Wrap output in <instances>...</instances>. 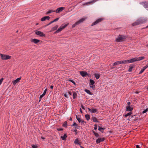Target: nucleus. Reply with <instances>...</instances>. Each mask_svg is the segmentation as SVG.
I'll list each match as a JSON object with an SVG mask.
<instances>
[{
	"mask_svg": "<svg viewBox=\"0 0 148 148\" xmlns=\"http://www.w3.org/2000/svg\"><path fill=\"white\" fill-rule=\"evenodd\" d=\"M147 18H142L137 20L136 21L132 24V26H134L140 24L145 23L147 21Z\"/></svg>",
	"mask_w": 148,
	"mask_h": 148,
	"instance_id": "1",
	"label": "nucleus"
},
{
	"mask_svg": "<svg viewBox=\"0 0 148 148\" xmlns=\"http://www.w3.org/2000/svg\"><path fill=\"white\" fill-rule=\"evenodd\" d=\"M126 38V37L124 35H119L115 40L116 42H119L124 41Z\"/></svg>",
	"mask_w": 148,
	"mask_h": 148,
	"instance_id": "2",
	"label": "nucleus"
},
{
	"mask_svg": "<svg viewBox=\"0 0 148 148\" xmlns=\"http://www.w3.org/2000/svg\"><path fill=\"white\" fill-rule=\"evenodd\" d=\"M0 56L2 60H7L10 59L11 58V56L5 54L0 53Z\"/></svg>",
	"mask_w": 148,
	"mask_h": 148,
	"instance_id": "3",
	"label": "nucleus"
},
{
	"mask_svg": "<svg viewBox=\"0 0 148 148\" xmlns=\"http://www.w3.org/2000/svg\"><path fill=\"white\" fill-rule=\"evenodd\" d=\"M145 57L143 56L140 57L138 58H132L133 62L136 61H138L144 59Z\"/></svg>",
	"mask_w": 148,
	"mask_h": 148,
	"instance_id": "4",
	"label": "nucleus"
},
{
	"mask_svg": "<svg viewBox=\"0 0 148 148\" xmlns=\"http://www.w3.org/2000/svg\"><path fill=\"white\" fill-rule=\"evenodd\" d=\"M121 64H129L130 63H131L133 62L132 58L129 60H121Z\"/></svg>",
	"mask_w": 148,
	"mask_h": 148,
	"instance_id": "5",
	"label": "nucleus"
},
{
	"mask_svg": "<svg viewBox=\"0 0 148 148\" xmlns=\"http://www.w3.org/2000/svg\"><path fill=\"white\" fill-rule=\"evenodd\" d=\"M103 18H101L97 19L95 22H94L91 25L92 26L96 25L97 23L101 22L103 20Z\"/></svg>",
	"mask_w": 148,
	"mask_h": 148,
	"instance_id": "6",
	"label": "nucleus"
},
{
	"mask_svg": "<svg viewBox=\"0 0 148 148\" xmlns=\"http://www.w3.org/2000/svg\"><path fill=\"white\" fill-rule=\"evenodd\" d=\"M35 33L36 35H38L40 37H45V34L40 31H36Z\"/></svg>",
	"mask_w": 148,
	"mask_h": 148,
	"instance_id": "7",
	"label": "nucleus"
},
{
	"mask_svg": "<svg viewBox=\"0 0 148 148\" xmlns=\"http://www.w3.org/2000/svg\"><path fill=\"white\" fill-rule=\"evenodd\" d=\"M80 74L83 77H84L87 75L89 76V74L86 72L84 71H80Z\"/></svg>",
	"mask_w": 148,
	"mask_h": 148,
	"instance_id": "8",
	"label": "nucleus"
},
{
	"mask_svg": "<svg viewBox=\"0 0 148 148\" xmlns=\"http://www.w3.org/2000/svg\"><path fill=\"white\" fill-rule=\"evenodd\" d=\"M21 79V77H19L17 78L16 80H13L12 82L14 85H15L17 83L19 82L20 80Z\"/></svg>",
	"mask_w": 148,
	"mask_h": 148,
	"instance_id": "9",
	"label": "nucleus"
},
{
	"mask_svg": "<svg viewBox=\"0 0 148 148\" xmlns=\"http://www.w3.org/2000/svg\"><path fill=\"white\" fill-rule=\"evenodd\" d=\"M30 41L31 42H33L35 44H36L40 42V40L36 38H31Z\"/></svg>",
	"mask_w": 148,
	"mask_h": 148,
	"instance_id": "10",
	"label": "nucleus"
},
{
	"mask_svg": "<svg viewBox=\"0 0 148 148\" xmlns=\"http://www.w3.org/2000/svg\"><path fill=\"white\" fill-rule=\"evenodd\" d=\"M65 9V8L64 7H61L58 8L55 11L57 13H59L61 12Z\"/></svg>",
	"mask_w": 148,
	"mask_h": 148,
	"instance_id": "11",
	"label": "nucleus"
},
{
	"mask_svg": "<svg viewBox=\"0 0 148 148\" xmlns=\"http://www.w3.org/2000/svg\"><path fill=\"white\" fill-rule=\"evenodd\" d=\"M147 67H148V63H147L145 66H144L143 68L140 71L139 73V74H140L142 73L145 71V70Z\"/></svg>",
	"mask_w": 148,
	"mask_h": 148,
	"instance_id": "12",
	"label": "nucleus"
},
{
	"mask_svg": "<svg viewBox=\"0 0 148 148\" xmlns=\"http://www.w3.org/2000/svg\"><path fill=\"white\" fill-rule=\"evenodd\" d=\"M104 140V138L103 137L99 138L96 140V143L97 144L103 141Z\"/></svg>",
	"mask_w": 148,
	"mask_h": 148,
	"instance_id": "13",
	"label": "nucleus"
},
{
	"mask_svg": "<svg viewBox=\"0 0 148 148\" xmlns=\"http://www.w3.org/2000/svg\"><path fill=\"white\" fill-rule=\"evenodd\" d=\"M50 18V17L49 16H45L42 18L41 19V21H45L46 20H49Z\"/></svg>",
	"mask_w": 148,
	"mask_h": 148,
	"instance_id": "14",
	"label": "nucleus"
},
{
	"mask_svg": "<svg viewBox=\"0 0 148 148\" xmlns=\"http://www.w3.org/2000/svg\"><path fill=\"white\" fill-rule=\"evenodd\" d=\"M126 110L128 111H131L133 109V107H131L130 106H127L126 107Z\"/></svg>",
	"mask_w": 148,
	"mask_h": 148,
	"instance_id": "15",
	"label": "nucleus"
},
{
	"mask_svg": "<svg viewBox=\"0 0 148 148\" xmlns=\"http://www.w3.org/2000/svg\"><path fill=\"white\" fill-rule=\"evenodd\" d=\"M88 110L89 111L93 113H95L97 111V109L96 108L90 109V108H88Z\"/></svg>",
	"mask_w": 148,
	"mask_h": 148,
	"instance_id": "16",
	"label": "nucleus"
},
{
	"mask_svg": "<svg viewBox=\"0 0 148 148\" xmlns=\"http://www.w3.org/2000/svg\"><path fill=\"white\" fill-rule=\"evenodd\" d=\"M86 18H83L79 20H78V21H77V22L78 24L79 25L80 23H81L83 22L86 19Z\"/></svg>",
	"mask_w": 148,
	"mask_h": 148,
	"instance_id": "17",
	"label": "nucleus"
},
{
	"mask_svg": "<svg viewBox=\"0 0 148 148\" xmlns=\"http://www.w3.org/2000/svg\"><path fill=\"white\" fill-rule=\"evenodd\" d=\"M86 18H83L79 20H78V21H77V22L78 24L79 25L80 23H81L83 22L86 19Z\"/></svg>",
	"mask_w": 148,
	"mask_h": 148,
	"instance_id": "18",
	"label": "nucleus"
},
{
	"mask_svg": "<svg viewBox=\"0 0 148 148\" xmlns=\"http://www.w3.org/2000/svg\"><path fill=\"white\" fill-rule=\"evenodd\" d=\"M143 6L145 8H148V2H144L141 3Z\"/></svg>",
	"mask_w": 148,
	"mask_h": 148,
	"instance_id": "19",
	"label": "nucleus"
},
{
	"mask_svg": "<svg viewBox=\"0 0 148 148\" xmlns=\"http://www.w3.org/2000/svg\"><path fill=\"white\" fill-rule=\"evenodd\" d=\"M97 1V0H93L92 1L90 2H87L85 3H84L82 5H88V4L91 3H94L95 2Z\"/></svg>",
	"mask_w": 148,
	"mask_h": 148,
	"instance_id": "20",
	"label": "nucleus"
},
{
	"mask_svg": "<svg viewBox=\"0 0 148 148\" xmlns=\"http://www.w3.org/2000/svg\"><path fill=\"white\" fill-rule=\"evenodd\" d=\"M63 29H62V27L61 26H60V27L55 32V33H58L60 32H61L62 30Z\"/></svg>",
	"mask_w": 148,
	"mask_h": 148,
	"instance_id": "21",
	"label": "nucleus"
},
{
	"mask_svg": "<svg viewBox=\"0 0 148 148\" xmlns=\"http://www.w3.org/2000/svg\"><path fill=\"white\" fill-rule=\"evenodd\" d=\"M74 143L76 145H80V142L79 141V140L77 138H76L75 139L74 141Z\"/></svg>",
	"mask_w": 148,
	"mask_h": 148,
	"instance_id": "22",
	"label": "nucleus"
},
{
	"mask_svg": "<svg viewBox=\"0 0 148 148\" xmlns=\"http://www.w3.org/2000/svg\"><path fill=\"white\" fill-rule=\"evenodd\" d=\"M76 118L78 120V121L79 123H84V121L82 119H81L80 118H79L78 117H77V116H76Z\"/></svg>",
	"mask_w": 148,
	"mask_h": 148,
	"instance_id": "23",
	"label": "nucleus"
},
{
	"mask_svg": "<svg viewBox=\"0 0 148 148\" xmlns=\"http://www.w3.org/2000/svg\"><path fill=\"white\" fill-rule=\"evenodd\" d=\"M121 64V61H116L115 62H114L113 64V66H115L116 65H118V64Z\"/></svg>",
	"mask_w": 148,
	"mask_h": 148,
	"instance_id": "24",
	"label": "nucleus"
},
{
	"mask_svg": "<svg viewBox=\"0 0 148 148\" xmlns=\"http://www.w3.org/2000/svg\"><path fill=\"white\" fill-rule=\"evenodd\" d=\"M67 137V136L66 134H64L63 136H61V138L63 140H65Z\"/></svg>",
	"mask_w": 148,
	"mask_h": 148,
	"instance_id": "25",
	"label": "nucleus"
},
{
	"mask_svg": "<svg viewBox=\"0 0 148 148\" xmlns=\"http://www.w3.org/2000/svg\"><path fill=\"white\" fill-rule=\"evenodd\" d=\"M47 91V89L46 88L44 90L43 93L40 96V98H42L45 95Z\"/></svg>",
	"mask_w": 148,
	"mask_h": 148,
	"instance_id": "26",
	"label": "nucleus"
},
{
	"mask_svg": "<svg viewBox=\"0 0 148 148\" xmlns=\"http://www.w3.org/2000/svg\"><path fill=\"white\" fill-rule=\"evenodd\" d=\"M84 91L86 92L88 94L90 95H93V93L92 92H91L90 91L87 89H85L84 90Z\"/></svg>",
	"mask_w": 148,
	"mask_h": 148,
	"instance_id": "27",
	"label": "nucleus"
},
{
	"mask_svg": "<svg viewBox=\"0 0 148 148\" xmlns=\"http://www.w3.org/2000/svg\"><path fill=\"white\" fill-rule=\"evenodd\" d=\"M69 23H67L66 24L64 23V24H62L61 26H62V29H64L66 27V26L69 25Z\"/></svg>",
	"mask_w": 148,
	"mask_h": 148,
	"instance_id": "28",
	"label": "nucleus"
},
{
	"mask_svg": "<svg viewBox=\"0 0 148 148\" xmlns=\"http://www.w3.org/2000/svg\"><path fill=\"white\" fill-rule=\"evenodd\" d=\"M89 86L90 88H92L93 90H95V86L94 84H89Z\"/></svg>",
	"mask_w": 148,
	"mask_h": 148,
	"instance_id": "29",
	"label": "nucleus"
},
{
	"mask_svg": "<svg viewBox=\"0 0 148 148\" xmlns=\"http://www.w3.org/2000/svg\"><path fill=\"white\" fill-rule=\"evenodd\" d=\"M92 119L93 120V121L94 122H99L97 119L95 117H92Z\"/></svg>",
	"mask_w": 148,
	"mask_h": 148,
	"instance_id": "30",
	"label": "nucleus"
},
{
	"mask_svg": "<svg viewBox=\"0 0 148 148\" xmlns=\"http://www.w3.org/2000/svg\"><path fill=\"white\" fill-rule=\"evenodd\" d=\"M94 76L95 77L96 79H99L100 77V75H99V74H96V73L95 74H94Z\"/></svg>",
	"mask_w": 148,
	"mask_h": 148,
	"instance_id": "31",
	"label": "nucleus"
},
{
	"mask_svg": "<svg viewBox=\"0 0 148 148\" xmlns=\"http://www.w3.org/2000/svg\"><path fill=\"white\" fill-rule=\"evenodd\" d=\"M133 67H134V66L133 65H130V67H129V69H128V71L129 72H131V71H132V69L133 68Z\"/></svg>",
	"mask_w": 148,
	"mask_h": 148,
	"instance_id": "32",
	"label": "nucleus"
},
{
	"mask_svg": "<svg viewBox=\"0 0 148 148\" xmlns=\"http://www.w3.org/2000/svg\"><path fill=\"white\" fill-rule=\"evenodd\" d=\"M85 117L86 119L88 121L90 119V116L89 115L87 114L85 115Z\"/></svg>",
	"mask_w": 148,
	"mask_h": 148,
	"instance_id": "33",
	"label": "nucleus"
},
{
	"mask_svg": "<svg viewBox=\"0 0 148 148\" xmlns=\"http://www.w3.org/2000/svg\"><path fill=\"white\" fill-rule=\"evenodd\" d=\"M90 82V84H91V85L94 84L95 83V82L92 79H90L89 80Z\"/></svg>",
	"mask_w": 148,
	"mask_h": 148,
	"instance_id": "34",
	"label": "nucleus"
},
{
	"mask_svg": "<svg viewBox=\"0 0 148 148\" xmlns=\"http://www.w3.org/2000/svg\"><path fill=\"white\" fill-rule=\"evenodd\" d=\"M104 129H105L99 126V127L98 130L102 132H103V131L104 130Z\"/></svg>",
	"mask_w": 148,
	"mask_h": 148,
	"instance_id": "35",
	"label": "nucleus"
},
{
	"mask_svg": "<svg viewBox=\"0 0 148 148\" xmlns=\"http://www.w3.org/2000/svg\"><path fill=\"white\" fill-rule=\"evenodd\" d=\"M55 12V10H49L48 11V12H47V14H48L54 12Z\"/></svg>",
	"mask_w": 148,
	"mask_h": 148,
	"instance_id": "36",
	"label": "nucleus"
},
{
	"mask_svg": "<svg viewBox=\"0 0 148 148\" xmlns=\"http://www.w3.org/2000/svg\"><path fill=\"white\" fill-rule=\"evenodd\" d=\"M58 26V25H56L55 26L53 27L51 29L52 31H53L57 29Z\"/></svg>",
	"mask_w": 148,
	"mask_h": 148,
	"instance_id": "37",
	"label": "nucleus"
},
{
	"mask_svg": "<svg viewBox=\"0 0 148 148\" xmlns=\"http://www.w3.org/2000/svg\"><path fill=\"white\" fill-rule=\"evenodd\" d=\"M73 98L75 99L77 97V94L75 92H73Z\"/></svg>",
	"mask_w": 148,
	"mask_h": 148,
	"instance_id": "38",
	"label": "nucleus"
},
{
	"mask_svg": "<svg viewBox=\"0 0 148 148\" xmlns=\"http://www.w3.org/2000/svg\"><path fill=\"white\" fill-rule=\"evenodd\" d=\"M67 125V122H64L63 124V126L65 127H66Z\"/></svg>",
	"mask_w": 148,
	"mask_h": 148,
	"instance_id": "39",
	"label": "nucleus"
},
{
	"mask_svg": "<svg viewBox=\"0 0 148 148\" xmlns=\"http://www.w3.org/2000/svg\"><path fill=\"white\" fill-rule=\"evenodd\" d=\"M93 132L94 133V134L95 135L96 137H98L99 136V134L95 132L94 131H93Z\"/></svg>",
	"mask_w": 148,
	"mask_h": 148,
	"instance_id": "40",
	"label": "nucleus"
},
{
	"mask_svg": "<svg viewBox=\"0 0 148 148\" xmlns=\"http://www.w3.org/2000/svg\"><path fill=\"white\" fill-rule=\"evenodd\" d=\"M78 24L77 23V22H76L75 23H74V24H73L72 25V28H73V27H75L77 25H78Z\"/></svg>",
	"mask_w": 148,
	"mask_h": 148,
	"instance_id": "41",
	"label": "nucleus"
},
{
	"mask_svg": "<svg viewBox=\"0 0 148 148\" xmlns=\"http://www.w3.org/2000/svg\"><path fill=\"white\" fill-rule=\"evenodd\" d=\"M132 112H130L126 114H125V117H127V116H128L130 115L131 114H132Z\"/></svg>",
	"mask_w": 148,
	"mask_h": 148,
	"instance_id": "42",
	"label": "nucleus"
},
{
	"mask_svg": "<svg viewBox=\"0 0 148 148\" xmlns=\"http://www.w3.org/2000/svg\"><path fill=\"white\" fill-rule=\"evenodd\" d=\"M147 111H148V108H146L145 110L143 111L142 112V113L143 114Z\"/></svg>",
	"mask_w": 148,
	"mask_h": 148,
	"instance_id": "43",
	"label": "nucleus"
},
{
	"mask_svg": "<svg viewBox=\"0 0 148 148\" xmlns=\"http://www.w3.org/2000/svg\"><path fill=\"white\" fill-rule=\"evenodd\" d=\"M71 126H74L76 127L77 126V125L76 123H74L73 125H71Z\"/></svg>",
	"mask_w": 148,
	"mask_h": 148,
	"instance_id": "44",
	"label": "nucleus"
},
{
	"mask_svg": "<svg viewBox=\"0 0 148 148\" xmlns=\"http://www.w3.org/2000/svg\"><path fill=\"white\" fill-rule=\"evenodd\" d=\"M69 81L72 83L74 85H75V82L72 80L70 79L69 80Z\"/></svg>",
	"mask_w": 148,
	"mask_h": 148,
	"instance_id": "45",
	"label": "nucleus"
},
{
	"mask_svg": "<svg viewBox=\"0 0 148 148\" xmlns=\"http://www.w3.org/2000/svg\"><path fill=\"white\" fill-rule=\"evenodd\" d=\"M97 124H95L94 125V129L95 130H96L97 129Z\"/></svg>",
	"mask_w": 148,
	"mask_h": 148,
	"instance_id": "46",
	"label": "nucleus"
},
{
	"mask_svg": "<svg viewBox=\"0 0 148 148\" xmlns=\"http://www.w3.org/2000/svg\"><path fill=\"white\" fill-rule=\"evenodd\" d=\"M32 147L33 148H37L38 146L36 145H32Z\"/></svg>",
	"mask_w": 148,
	"mask_h": 148,
	"instance_id": "47",
	"label": "nucleus"
},
{
	"mask_svg": "<svg viewBox=\"0 0 148 148\" xmlns=\"http://www.w3.org/2000/svg\"><path fill=\"white\" fill-rule=\"evenodd\" d=\"M3 80V78H2L0 79V85L1 84H2Z\"/></svg>",
	"mask_w": 148,
	"mask_h": 148,
	"instance_id": "48",
	"label": "nucleus"
},
{
	"mask_svg": "<svg viewBox=\"0 0 148 148\" xmlns=\"http://www.w3.org/2000/svg\"><path fill=\"white\" fill-rule=\"evenodd\" d=\"M59 19V18H56V19H55L54 20H53V22H56L57 21H58Z\"/></svg>",
	"mask_w": 148,
	"mask_h": 148,
	"instance_id": "49",
	"label": "nucleus"
},
{
	"mask_svg": "<svg viewBox=\"0 0 148 148\" xmlns=\"http://www.w3.org/2000/svg\"><path fill=\"white\" fill-rule=\"evenodd\" d=\"M57 130L58 131H62L63 129L62 128H57Z\"/></svg>",
	"mask_w": 148,
	"mask_h": 148,
	"instance_id": "50",
	"label": "nucleus"
},
{
	"mask_svg": "<svg viewBox=\"0 0 148 148\" xmlns=\"http://www.w3.org/2000/svg\"><path fill=\"white\" fill-rule=\"evenodd\" d=\"M64 97H66V98H68V97H67V95L65 93L64 94Z\"/></svg>",
	"mask_w": 148,
	"mask_h": 148,
	"instance_id": "51",
	"label": "nucleus"
},
{
	"mask_svg": "<svg viewBox=\"0 0 148 148\" xmlns=\"http://www.w3.org/2000/svg\"><path fill=\"white\" fill-rule=\"evenodd\" d=\"M68 93H69V94L70 95H72V93H71V92H69Z\"/></svg>",
	"mask_w": 148,
	"mask_h": 148,
	"instance_id": "52",
	"label": "nucleus"
},
{
	"mask_svg": "<svg viewBox=\"0 0 148 148\" xmlns=\"http://www.w3.org/2000/svg\"><path fill=\"white\" fill-rule=\"evenodd\" d=\"M136 148H140L138 145H136Z\"/></svg>",
	"mask_w": 148,
	"mask_h": 148,
	"instance_id": "53",
	"label": "nucleus"
},
{
	"mask_svg": "<svg viewBox=\"0 0 148 148\" xmlns=\"http://www.w3.org/2000/svg\"><path fill=\"white\" fill-rule=\"evenodd\" d=\"M41 138L42 139H43V140L45 139V138L44 137H43V136L41 137Z\"/></svg>",
	"mask_w": 148,
	"mask_h": 148,
	"instance_id": "54",
	"label": "nucleus"
},
{
	"mask_svg": "<svg viewBox=\"0 0 148 148\" xmlns=\"http://www.w3.org/2000/svg\"><path fill=\"white\" fill-rule=\"evenodd\" d=\"M127 104L128 105H129L130 104V102H128L127 103Z\"/></svg>",
	"mask_w": 148,
	"mask_h": 148,
	"instance_id": "55",
	"label": "nucleus"
},
{
	"mask_svg": "<svg viewBox=\"0 0 148 148\" xmlns=\"http://www.w3.org/2000/svg\"><path fill=\"white\" fill-rule=\"evenodd\" d=\"M50 88L51 89H52L53 88V86H50Z\"/></svg>",
	"mask_w": 148,
	"mask_h": 148,
	"instance_id": "56",
	"label": "nucleus"
},
{
	"mask_svg": "<svg viewBox=\"0 0 148 148\" xmlns=\"http://www.w3.org/2000/svg\"><path fill=\"white\" fill-rule=\"evenodd\" d=\"M53 22H53V21H52L51 22L49 23V24H51V23H53Z\"/></svg>",
	"mask_w": 148,
	"mask_h": 148,
	"instance_id": "57",
	"label": "nucleus"
},
{
	"mask_svg": "<svg viewBox=\"0 0 148 148\" xmlns=\"http://www.w3.org/2000/svg\"><path fill=\"white\" fill-rule=\"evenodd\" d=\"M42 98H40H40H39V102L41 100V99Z\"/></svg>",
	"mask_w": 148,
	"mask_h": 148,
	"instance_id": "58",
	"label": "nucleus"
},
{
	"mask_svg": "<svg viewBox=\"0 0 148 148\" xmlns=\"http://www.w3.org/2000/svg\"><path fill=\"white\" fill-rule=\"evenodd\" d=\"M80 112L82 113V110H81V109L80 108Z\"/></svg>",
	"mask_w": 148,
	"mask_h": 148,
	"instance_id": "59",
	"label": "nucleus"
},
{
	"mask_svg": "<svg viewBox=\"0 0 148 148\" xmlns=\"http://www.w3.org/2000/svg\"><path fill=\"white\" fill-rule=\"evenodd\" d=\"M82 108L83 109H84V107H83L82 106Z\"/></svg>",
	"mask_w": 148,
	"mask_h": 148,
	"instance_id": "60",
	"label": "nucleus"
},
{
	"mask_svg": "<svg viewBox=\"0 0 148 148\" xmlns=\"http://www.w3.org/2000/svg\"><path fill=\"white\" fill-rule=\"evenodd\" d=\"M80 147L81 148H84V147H83L82 146H80Z\"/></svg>",
	"mask_w": 148,
	"mask_h": 148,
	"instance_id": "61",
	"label": "nucleus"
},
{
	"mask_svg": "<svg viewBox=\"0 0 148 148\" xmlns=\"http://www.w3.org/2000/svg\"><path fill=\"white\" fill-rule=\"evenodd\" d=\"M146 45L147 47L148 48V44H147Z\"/></svg>",
	"mask_w": 148,
	"mask_h": 148,
	"instance_id": "62",
	"label": "nucleus"
},
{
	"mask_svg": "<svg viewBox=\"0 0 148 148\" xmlns=\"http://www.w3.org/2000/svg\"><path fill=\"white\" fill-rule=\"evenodd\" d=\"M136 93H137V94H138V92H136Z\"/></svg>",
	"mask_w": 148,
	"mask_h": 148,
	"instance_id": "63",
	"label": "nucleus"
},
{
	"mask_svg": "<svg viewBox=\"0 0 148 148\" xmlns=\"http://www.w3.org/2000/svg\"><path fill=\"white\" fill-rule=\"evenodd\" d=\"M146 28H148V25L147 26Z\"/></svg>",
	"mask_w": 148,
	"mask_h": 148,
	"instance_id": "64",
	"label": "nucleus"
}]
</instances>
